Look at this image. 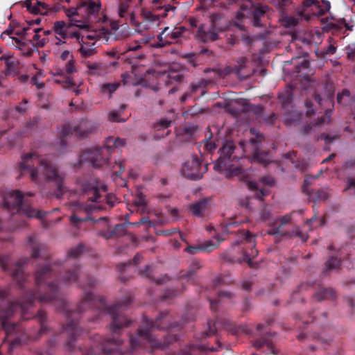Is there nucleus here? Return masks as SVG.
<instances>
[{"label":"nucleus","mask_w":355,"mask_h":355,"mask_svg":"<svg viewBox=\"0 0 355 355\" xmlns=\"http://www.w3.org/2000/svg\"><path fill=\"white\" fill-rule=\"evenodd\" d=\"M28 244L32 249L33 258H41L46 261L44 266L38 268L35 272L36 288L34 290L24 289V283L26 280V275L24 273L23 266L27 263L28 259H21L15 266L10 267V257L8 255L0 256L1 269L9 272L23 290L19 301L10 302L6 307L0 309V323L6 334L5 339H8L11 336H15L10 340V348L20 345L26 339V336L21 325L9 322L11 316L18 311H20L21 318L23 320L35 319L40 324V328L35 339L49 331L50 329L46 324L48 319L46 312L43 309H40L36 315H33L29 311L36 300L40 302H54L57 311L64 314L67 318V323L63 326V330L68 335L65 344L67 350L75 352L78 349L83 355H96L98 352H96L93 347L86 349L81 345L76 347V342L82 338L85 332L78 326V318L73 317L74 314H80L89 309L97 313L96 319L101 315H110L112 322L109 325V328L114 335H117L121 329L131 324L130 320L120 314L122 306L130 303V297H128L123 304L117 303L108 306L103 297L96 296L92 293L86 291L87 288H94L98 284V281L91 276L87 277L86 284L81 282L78 284V286L85 292L76 310L71 309L66 300L59 297L57 280H53L55 277V272L48 260L49 255L45 252L46 245L40 243L35 235L28 237Z\"/></svg>","instance_id":"1"},{"label":"nucleus","mask_w":355,"mask_h":355,"mask_svg":"<svg viewBox=\"0 0 355 355\" xmlns=\"http://www.w3.org/2000/svg\"><path fill=\"white\" fill-rule=\"evenodd\" d=\"M19 177L28 175L31 181L36 184L42 182H53L57 189L53 196L56 198L62 196L65 191L64 181L65 174L59 171L58 166L48 157H42L35 152L21 156V162L18 166Z\"/></svg>","instance_id":"2"},{"label":"nucleus","mask_w":355,"mask_h":355,"mask_svg":"<svg viewBox=\"0 0 355 355\" xmlns=\"http://www.w3.org/2000/svg\"><path fill=\"white\" fill-rule=\"evenodd\" d=\"M171 320V316L167 311L160 312L155 321L144 316L142 325L139 327L137 334L132 335L130 338L131 347L140 346L141 342L145 340L150 343L152 347L162 349L178 340L179 337L177 334H168L163 340L154 338L151 334L154 329L166 330L178 327V323H172Z\"/></svg>","instance_id":"3"},{"label":"nucleus","mask_w":355,"mask_h":355,"mask_svg":"<svg viewBox=\"0 0 355 355\" xmlns=\"http://www.w3.org/2000/svg\"><path fill=\"white\" fill-rule=\"evenodd\" d=\"M3 207L11 213L12 220H16L15 216L42 219L46 214V212L33 208L18 190L10 191L4 194Z\"/></svg>","instance_id":"4"},{"label":"nucleus","mask_w":355,"mask_h":355,"mask_svg":"<svg viewBox=\"0 0 355 355\" xmlns=\"http://www.w3.org/2000/svg\"><path fill=\"white\" fill-rule=\"evenodd\" d=\"M125 145L123 139L109 137L102 148H89L83 151L79 157V163L88 162L94 168H98L108 164L107 155L112 153L114 148H121Z\"/></svg>","instance_id":"5"},{"label":"nucleus","mask_w":355,"mask_h":355,"mask_svg":"<svg viewBox=\"0 0 355 355\" xmlns=\"http://www.w3.org/2000/svg\"><path fill=\"white\" fill-rule=\"evenodd\" d=\"M235 149V145L232 141H226L220 149V154L216 161L214 169L219 173L225 172L226 178L237 176L242 172V169L239 166H234L232 164L235 157H232V153Z\"/></svg>","instance_id":"6"},{"label":"nucleus","mask_w":355,"mask_h":355,"mask_svg":"<svg viewBox=\"0 0 355 355\" xmlns=\"http://www.w3.org/2000/svg\"><path fill=\"white\" fill-rule=\"evenodd\" d=\"M92 340L94 344H99L102 352L107 355H132L131 351H122V340L114 336L113 338H103L101 336L96 334Z\"/></svg>","instance_id":"7"},{"label":"nucleus","mask_w":355,"mask_h":355,"mask_svg":"<svg viewBox=\"0 0 355 355\" xmlns=\"http://www.w3.org/2000/svg\"><path fill=\"white\" fill-rule=\"evenodd\" d=\"M207 171V165L202 166L200 159L193 157L187 160L182 166V175L187 179L198 180L202 178V175Z\"/></svg>","instance_id":"8"},{"label":"nucleus","mask_w":355,"mask_h":355,"mask_svg":"<svg viewBox=\"0 0 355 355\" xmlns=\"http://www.w3.org/2000/svg\"><path fill=\"white\" fill-rule=\"evenodd\" d=\"M72 206L73 214L70 217V222L73 225L78 227L81 222L93 220L90 214L96 209L94 205L76 202L73 203Z\"/></svg>","instance_id":"9"},{"label":"nucleus","mask_w":355,"mask_h":355,"mask_svg":"<svg viewBox=\"0 0 355 355\" xmlns=\"http://www.w3.org/2000/svg\"><path fill=\"white\" fill-rule=\"evenodd\" d=\"M101 8V3L100 0L97 1H83L79 4V11L80 16L86 19L87 21H83L87 24L89 26L88 22L94 20L98 16Z\"/></svg>","instance_id":"10"},{"label":"nucleus","mask_w":355,"mask_h":355,"mask_svg":"<svg viewBox=\"0 0 355 355\" xmlns=\"http://www.w3.org/2000/svg\"><path fill=\"white\" fill-rule=\"evenodd\" d=\"M237 232L239 233L243 241L248 244V248H251V252H248L246 250L243 252V261L247 262L249 266L252 264V259L254 258L258 254V250L254 249L255 246V240L254 236L249 232L245 231L244 230H238Z\"/></svg>","instance_id":"11"},{"label":"nucleus","mask_w":355,"mask_h":355,"mask_svg":"<svg viewBox=\"0 0 355 355\" xmlns=\"http://www.w3.org/2000/svg\"><path fill=\"white\" fill-rule=\"evenodd\" d=\"M40 28H32L30 26L24 27L21 30L17 31L15 34L16 35L22 37L24 40H26V37L28 36L31 33H34L32 40H29V42L32 44V46L35 48L34 44L33 42H35V45L37 46L42 47L45 44V39H40V35H39V31H40Z\"/></svg>","instance_id":"12"},{"label":"nucleus","mask_w":355,"mask_h":355,"mask_svg":"<svg viewBox=\"0 0 355 355\" xmlns=\"http://www.w3.org/2000/svg\"><path fill=\"white\" fill-rule=\"evenodd\" d=\"M72 26H76L81 29H87L89 28L87 24L81 22V21H76L75 23H71L70 24H67L64 21H57L53 24V30L57 35L64 40L68 37V28Z\"/></svg>","instance_id":"13"},{"label":"nucleus","mask_w":355,"mask_h":355,"mask_svg":"<svg viewBox=\"0 0 355 355\" xmlns=\"http://www.w3.org/2000/svg\"><path fill=\"white\" fill-rule=\"evenodd\" d=\"M83 191L87 196L88 200L92 202H101V191H107V187L102 185L101 187L92 186L90 184H85L83 186Z\"/></svg>","instance_id":"14"},{"label":"nucleus","mask_w":355,"mask_h":355,"mask_svg":"<svg viewBox=\"0 0 355 355\" xmlns=\"http://www.w3.org/2000/svg\"><path fill=\"white\" fill-rule=\"evenodd\" d=\"M268 10L267 6L260 3L253 4L252 6L251 13L252 16V25L254 27H262L261 19L263 17Z\"/></svg>","instance_id":"15"},{"label":"nucleus","mask_w":355,"mask_h":355,"mask_svg":"<svg viewBox=\"0 0 355 355\" xmlns=\"http://www.w3.org/2000/svg\"><path fill=\"white\" fill-rule=\"evenodd\" d=\"M189 35V31L184 26L175 27L170 30L166 34V37H168L173 43L181 42L183 40H187Z\"/></svg>","instance_id":"16"},{"label":"nucleus","mask_w":355,"mask_h":355,"mask_svg":"<svg viewBox=\"0 0 355 355\" xmlns=\"http://www.w3.org/2000/svg\"><path fill=\"white\" fill-rule=\"evenodd\" d=\"M96 129V126L88 120H82L73 128L75 135L80 138L86 137Z\"/></svg>","instance_id":"17"},{"label":"nucleus","mask_w":355,"mask_h":355,"mask_svg":"<svg viewBox=\"0 0 355 355\" xmlns=\"http://www.w3.org/2000/svg\"><path fill=\"white\" fill-rule=\"evenodd\" d=\"M24 5L33 14L46 15L49 9L48 4L37 0L35 2L33 0H26Z\"/></svg>","instance_id":"18"},{"label":"nucleus","mask_w":355,"mask_h":355,"mask_svg":"<svg viewBox=\"0 0 355 355\" xmlns=\"http://www.w3.org/2000/svg\"><path fill=\"white\" fill-rule=\"evenodd\" d=\"M337 297L336 291L332 288L320 286L313 294V297L318 302L322 300H334Z\"/></svg>","instance_id":"19"},{"label":"nucleus","mask_w":355,"mask_h":355,"mask_svg":"<svg viewBox=\"0 0 355 355\" xmlns=\"http://www.w3.org/2000/svg\"><path fill=\"white\" fill-rule=\"evenodd\" d=\"M202 267V264L198 259H193L188 268V270L180 275V278L185 279L189 283L194 284L196 282V272Z\"/></svg>","instance_id":"20"},{"label":"nucleus","mask_w":355,"mask_h":355,"mask_svg":"<svg viewBox=\"0 0 355 355\" xmlns=\"http://www.w3.org/2000/svg\"><path fill=\"white\" fill-rule=\"evenodd\" d=\"M196 37L203 42H214L218 39V35L216 32L214 25H212L211 28L208 31H205L202 26L199 27Z\"/></svg>","instance_id":"21"},{"label":"nucleus","mask_w":355,"mask_h":355,"mask_svg":"<svg viewBox=\"0 0 355 355\" xmlns=\"http://www.w3.org/2000/svg\"><path fill=\"white\" fill-rule=\"evenodd\" d=\"M248 59L243 56L236 60V64L234 66V73L241 78L245 79L250 76V72L248 71Z\"/></svg>","instance_id":"22"},{"label":"nucleus","mask_w":355,"mask_h":355,"mask_svg":"<svg viewBox=\"0 0 355 355\" xmlns=\"http://www.w3.org/2000/svg\"><path fill=\"white\" fill-rule=\"evenodd\" d=\"M343 251L340 250L338 254L334 256H330L329 259L326 261L325 268L323 271L324 275H329V272L331 270H336L339 268L340 264V260L343 259Z\"/></svg>","instance_id":"23"},{"label":"nucleus","mask_w":355,"mask_h":355,"mask_svg":"<svg viewBox=\"0 0 355 355\" xmlns=\"http://www.w3.org/2000/svg\"><path fill=\"white\" fill-rule=\"evenodd\" d=\"M80 266L76 264L73 268H69L65 271L61 277L62 281L67 284L76 282L80 276Z\"/></svg>","instance_id":"24"},{"label":"nucleus","mask_w":355,"mask_h":355,"mask_svg":"<svg viewBox=\"0 0 355 355\" xmlns=\"http://www.w3.org/2000/svg\"><path fill=\"white\" fill-rule=\"evenodd\" d=\"M207 207V200L204 198L198 202H193L189 206L190 211L192 214L197 217H201L203 216L204 211L206 210Z\"/></svg>","instance_id":"25"},{"label":"nucleus","mask_w":355,"mask_h":355,"mask_svg":"<svg viewBox=\"0 0 355 355\" xmlns=\"http://www.w3.org/2000/svg\"><path fill=\"white\" fill-rule=\"evenodd\" d=\"M253 345L254 347H256L257 349H259L262 348L264 346H266L267 348L273 354H277V351L274 349L272 346V343L270 340H269L268 336H263L260 338H257L254 340Z\"/></svg>","instance_id":"26"},{"label":"nucleus","mask_w":355,"mask_h":355,"mask_svg":"<svg viewBox=\"0 0 355 355\" xmlns=\"http://www.w3.org/2000/svg\"><path fill=\"white\" fill-rule=\"evenodd\" d=\"M330 114H331V111H326L325 115L320 117L318 119L317 122L311 123L304 125L302 128V133L304 135L309 134L313 127L318 125L325 123H329L330 121Z\"/></svg>","instance_id":"27"},{"label":"nucleus","mask_w":355,"mask_h":355,"mask_svg":"<svg viewBox=\"0 0 355 355\" xmlns=\"http://www.w3.org/2000/svg\"><path fill=\"white\" fill-rule=\"evenodd\" d=\"M126 105L122 104L119 110H112L108 113L107 119L111 122L123 123L127 119L121 117V113L126 109Z\"/></svg>","instance_id":"28"},{"label":"nucleus","mask_w":355,"mask_h":355,"mask_svg":"<svg viewBox=\"0 0 355 355\" xmlns=\"http://www.w3.org/2000/svg\"><path fill=\"white\" fill-rule=\"evenodd\" d=\"M252 159L255 162L260 163L263 166H267L270 162L268 152L256 150L252 155Z\"/></svg>","instance_id":"29"},{"label":"nucleus","mask_w":355,"mask_h":355,"mask_svg":"<svg viewBox=\"0 0 355 355\" xmlns=\"http://www.w3.org/2000/svg\"><path fill=\"white\" fill-rule=\"evenodd\" d=\"M169 31V27H165L161 33L158 35L157 40L158 42L153 44V46L155 48H162L166 46L167 45H170L172 44V41L167 37H166V34Z\"/></svg>","instance_id":"30"},{"label":"nucleus","mask_w":355,"mask_h":355,"mask_svg":"<svg viewBox=\"0 0 355 355\" xmlns=\"http://www.w3.org/2000/svg\"><path fill=\"white\" fill-rule=\"evenodd\" d=\"M72 129L69 125H64L59 134L60 142L62 148H65L67 146L66 139L72 135Z\"/></svg>","instance_id":"31"},{"label":"nucleus","mask_w":355,"mask_h":355,"mask_svg":"<svg viewBox=\"0 0 355 355\" xmlns=\"http://www.w3.org/2000/svg\"><path fill=\"white\" fill-rule=\"evenodd\" d=\"M224 239H220L218 236H217L216 241H207L205 243L200 244L201 250L203 252H211L217 248L220 243Z\"/></svg>","instance_id":"32"},{"label":"nucleus","mask_w":355,"mask_h":355,"mask_svg":"<svg viewBox=\"0 0 355 355\" xmlns=\"http://www.w3.org/2000/svg\"><path fill=\"white\" fill-rule=\"evenodd\" d=\"M94 45L95 42L92 43V45L83 44L79 49L81 55L84 58H89L94 55L96 52Z\"/></svg>","instance_id":"33"},{"label":"nucleus","mask_w":355,"mask_h":355,"mask_svg":"<svg viewBox=\"0 0 355 355\" xmlns=\"http://www.w3.org/2000/svg\"><path fill=\"white\" fill-rule=\"evenodd\" d=\"M314 3H318V2L313 0H304L302 1V6L297 8V14L301 17H304L306 19L308 20L309 19V16L305 15L304 12L306 8H309Z\"/></svg>","instance_id":"34"},{"label":"nucleus","mask_w":355,"mask_h":355,"mask_svg":"<svg viewBox=\"0 0 355 355\" xmlns=\"http://www.w3.org/2000/svg\"><path fill=\"white\" fill-rule=\"evenodd\" d=\"M130 6L127 2H120L117 8V13L120 18L127 20L130 16L128 11Z\"/></svg>","instance_id":"35"},{"label":"nucleus","mask_w":355,"mask_h":355,"mask_svg":"<svg viewBox=\"0 0 355 355\" xmlns=\"http://www.w3.org/2000/svg\"><path fill=\"white\" fill-rule=\"evenodd\" d=\"M143 259V257L141 254L137 253L132 261H129L126 263H121L119 265H117V268L120 272H123L125 270V268L127 266H130L132 263L133 264H139L141 263V260Z\"/></svg>","instance_id":"36"},{"label":"nucleus","mask_w":355,"mask_h":355,"mask_svg":"<svg viewBox=\"0 0 355 355\" xmlns=\"http://www.w3.org/2000/svg\"><path fill=\"white\" fill-rule=\"evenodd\" d=\"M151 268L149 266H146L143 270L140 271V275L143 277H148L151 280H154L157 284H161L166 282V277H162L157 279H154L151 277Z\"/></svg>","instance_id":"37"},{"label":"nucleus","mask_w":355,"mask_h":355,"mask_svg":"<svg viewBox=\"0 0 355 355\" xmlns=\"http://www.w3.org/2000/svg\"><path fill=\"white\" fill-rule=\"evenodd\" d=\"M184 76L182 73L171 71L167 75V79L165 80L166 85H172L173 83H181L184 80Z\"/></svg>","instance_id":"38"},{"label":"nucleus","mask_w":355,"mask_h":355,"mask_svg":"<svg viewBox=\"0 0 355 355\" xmlns=\"http://www.w3.org/2000/svg\"><path fill=\"white\" fill-rule=\"evenodd\" d=\"M12 40L19 46V49L22 51V53L24 55H26V57H30L33 55V49L28 48L26 50L24 49L26 46V43L25 42L21 41L20 39L17 37H12Z\"/></svg>","instance_id":"39"},{"label":"nucleus","mask_w":355,"mask_h":355,"mask_svg":"<svg viewBox=\"0 0 355 355\" xmlns=\"http://www.w3.org/2000/svg\"><path fill=\"white\" fill-rule=\"evenodd\" d=\"M119 87V83H104L101 85V89L103 94H112Z\"/></svg>","instance_id":"40"},{"label":"nucleus","mask_w":355,"mask_h":355,"mask_svg":"<svg viewBox=\"0 0 355 355\" xmlns=\"http://www.w3.org/2000/svg\"><path fill=\"white\" fill-rule=\"evenodd\" d=\"M350 98V92L344 89L341 93H338L337 95V101L339 104L346 105Z\"/></svg>","instance_id":"41"},{"label":"nucleus","mask_w":355,"mask_h":355,"mask_svg":"<svg viewBox=\"0 0 355 355\" xmlns=\"http://www.w3.org/2000/svg\"><path fill=\"white\" fill-rule=\"evenodd\" d=\"M241 223V221H237L236 219H229L223 225V231L227 234L233 233L234 232L231 230L232 227H238Z\"/></svg>","instance_id":"42"},{"label":"nucleus","mask_w":355,"mask_h":355,"mask_svg":"<svg viewBox=\"0 0 355 355\" xmlns=\"http://www.w3.org/2000/svg\"><path fill=\"white\" fill-rule=\"evenodd\" d=\"M248 188L252 191H256L255 196L260 200L268 194V192L264 189H258L257 184L252 182H248Z\"/></svg>","instance_id":"43"},{"label":"nucleus","mask_w":355,"mask_h":355,"mask_svg":"<svg viewBox=\"0 0 355 355\" xmlns=\"http://www.w3.org/2000/svg\"><path fill=\"white\" fill-rule=\"evenodd\" d=\"M130 20L132 24L135 26L136 31L139 33H141L144 31L149 28L148 24L144 21L142 22H135L133 15H130Z\"/></svg>","instance_id":"44"},{"label":"nucleus","mask_w":355,"mask_h":355,"mask_svg":"<svg viewBox=\"0 0 355 355\" xmlns=\"http://www.w3.org/2000/svg\"><path fill=\"white\" fill-rule=\"evenodd\" d=\"M198 127L196 125H189L183 128L182 132L189 140H194V134L196 132Z\"/></svg>","instance_id":"45"},{"label":"nucleus","mask_w":355,"mask_h":355,"mask_svg":"<svg viewBox=\"0 0 355 355\" xmlns=\"http://www.w3.org/2000/svg\"><path fill=\"white\" fill-rule=\"evenodd\" d=\"M85 246L83 244H78L69 251L68 256L71 258H77L83 252Z\"/></svg>","instance_id":"46"},{"label":"nucleus","mask_w":355,"mask_h":355,"mask_svg":"<svg viewBox=\"0 0 355 355\" xmlns=\"http://www.w3.org/2000/svg\"><path fill=\"white\" fill-rule=\"evenodd\" d=\"M143 17L144 18V21L146 24L148 23H157L159 24V17L158 15L153 14L151 12H146L143 13Z\"/></svg>","instance_id":"47"},{"label":"nucleus","mask_w":355,"mask_h":355,"mask_svg":"<svg viewBox=\"0 0 355 355\" xmlns=\"http://www.w3.org/2000/svg\"><path fill=\"white\" fill-rule=\"evenodd\" d=\"M127 231V225L126 223H121L115 225L114 230H112L114 236H121L125 234Z\"/></svg>","instance_id":"48"},{"label":"nucleus","mask_w":355,"mask_h":355,"mask_svg":"<svg viewBox=\"0 0 355 355\" xmlns=\"http://www.w3.org/2000/svg\"><path fill=\"white\" fill-rule=\"evenodd\" d=\"M66 15L70 19L71 23H75L76 20L72 19L73 17L76 15H80V12L79 11V5L77 8H70L65 10Z\"/></svg>","instance_id":"49"},{"label":"nucleus","mask_w":355,"mask_h":355,"mask_svg":"<svg viewBox=\"0 0 355 355\" xmlns=\"http://www.w3.org/2000/svg\"><path fill=\"white\" fill-rule=\"evenodd\" d=\"M282 227L279 225L278 227L272 226L271 228L267 232V233L270 235H281V236H287L288 234L286 232H282L281 230Z\"/></svg>","instance_id":"50"},{"label":"nucleus","mask_w":355,"mask_h":355,"mask_svg":"<svg viewBox=\"0 0 355 355\" xmlns=\"http://www.w3.org/2000/svg\"><path fill=\"white\" fill-rule=\"evenodd\" d=\"M147 42H145L146 43ZM141 44H144L143 40L141 41H135L132 43H130L128 45L127 51H137L141 48Z\"/></svg>","instance_id":"51"},{"label":"nucleus","mask_w":355,"mask_h":355,"mask_svg":"<svg viewBox=\"0 0 355 355\" xmlns=\"http://www.w3.org/2000/svg\"><path fill=\"white\" fill-rule=\"evenodd\" d=\"M113 168L115 170L114 173L116 176L120 177L121 175L125 171V166L123 162H115V165L113 166Z\"/></svg>","instance_id":"52"},{"label":"nucleus","mask_w":355,"mask_h":355,"mask_svg":"<svg viewBox=\"0 0 355 355\" xmlns=\"http://www.w3.org/2000/svg\"><path fill=\"white\" fill-rule=\"evenodd\" d=\"M329 198L328 193L324 190H318L315 193V200H325Z\"/></svg>","instance_id":"53"},{"label":"nucleus","mask_w":355,"mask_h":355,"mask_svg":"<svg viewBox=\"0 0 355 355\" xmlns=\"http://www.w3.org/2000/svg\"><path fill=\"white\" fill-rule=\"evenodd\" d=\"M219 324V320L217 319L216 322L214 324H213L211 325V324L210 322L208 323V325H209V329L207 331L205 332L204 334L208 337V336H210L213 334H214V333L216 332V325H218Z\"/></svg>","instance_id":"54"},{"label":"nucleus","mask_w":355,"mask_h":355,"mask_svg":"<svg viewBox=\"0 0 355 355\" xmlns=\"http://www.w3.org/2000/svg\"><path fill=\"white\" fill-rule=\"evenodd\" d=\"M171 124V121L166 119H161L157 124L156 128L159 130L161 128L165 129L169 127Z\"/></svg>","instance_id":"55"},{"label":"nucleus","mask_w":355,"mask_h":355,"mask_svg":"<svg viewBox=\"0 0 355 355\" xmlns=\"http://www.w3.org/2000/svg\"><path fill=\"white\" fill-rule=\"evenodd\" d=\"M184 251L189 254H194L202 250L200 245H198L196 246H188L185 248Z\"/></svg>","instance_id":"56"},{"label":"nucleus","mask_w":355,"mask_h":355,"mask_svg":"<svg viewBox=\"0 0 355 355\" xmlns=\"http://www.w3.org/2000/svg\"><path fill=\"white\" fill-rule=\"evenodd\" d=\"M76 71L75 64L72 60H69L65 66V71L67 74H70Z\"/></svg>","instance_id":"57"},{"label":"nucleus","mask_w":355,"mask_h":355,"mask_svg":"<svg viewBox=\"0 0 355 355\" xmlns=\"http://www.w3.org/2000/svg\"><path fill=\"white\" fill-rule=\"evenodd\" d=\"M204 148L206 151L211 153L216 148V145L214 143L210 141L208 139L205 140Z\"/></svg>","instance_id":"58"},{"label":"nucleus","mask_w":355,"mask_h":355,"mask_svg":"<svg viewBox=\"0 0 355 355\" xmlns=\"http://www.w3.org/2000/svg\"><path fill=\"white\" fill-rule=\"evenodd\" d=\"M176 295V291L175 290H167L166 293L162 295V300L165 301L167 299H171Z\"/></svg>","instance_id":"59"},{"label":"nucleus","mask_w":355,"mask_h":355,"mask_svg":"<svg viewBox=\"0 0 355 355\" xmlns=\"http://www.w3.org/2000/svg\"><path fill=\"white\" fill-rule=\"evenodd\" d=\"M291 220V214H286L283 216H282L279 218L280 221V227H284V225L288 224Z\"/></svg>","instance_id":"60"},{"label":"nucleus","mask_w":355,"mask_h":355,"mask_svg":"<svg viewBox=\"0 0 355 355\" xmlns=\"http://www.w3.org/2000/svg\"><path fill=\"white\" fill-rule=\"evenodd\" d=\"M135 204L137 207H141L145 205V196L142 193H139L137 196Z\"/></svg>","instance_id":"61"},{"label":"nucleus","mask_w":355,"mask_h":355,"mask_svg":"<svg viewBox=\"0 0 355 355\" xmlns=\"http://www.w3.org/2000/svg\"><path fill=\"white\" fill-rule=\"evenodd\" d=\"M310 63L306 60H302V62L297 66L296 71L300 72L301 69H307L309 67Z\"/></svg>","instance_id":"62"},{"label":"nucleus","mask_w":355,"mask_h":355,"mask_svg":"<svg viewBox=\"0 0 355 355\" xmlns=\"http://www.w3.org/2000/svg\"><path fill=\"white\" fill-rule=\"evenodd\" d=\"M277 118V115L275 113H271L268 116H266L263 119V120L267 123L273 124L275 122Z\"/></svg>","instance_id":"63"},{"label":"nucleus","mask_w":355,"mask_h":355,"mask_svg":"<svg viewBox=\"0 0 355 355\" xmlns=\"http://www.w3.org/2000/svg\"><path fill=\"white\" fill-rule=\"evenodd\" d=\"M261 182L265 184L272 186L275 184V179L271 176H264L261 178Z\"/></svg>","instance_id":"64"}]
</instances>
